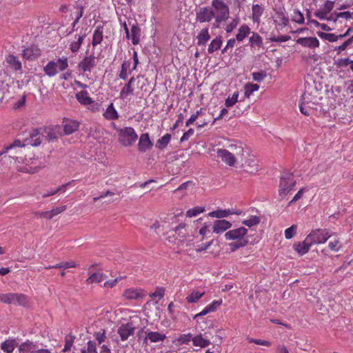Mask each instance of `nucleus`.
<instances>
[{"instance_id":"obj_1","label":"nucleus","mask_w":353,"mask_h":353,"mask_svg":"<svg viewBox=\"0 0 353 353\" xmlns=\"http://www.w3.org/2000/svg\"><path fill=\"white\" fill-rule=\"evenodd\" d=\"M247 233L248 230L244 227H240L225 232L224 236L227 241H235L228 244L231 252H235L248 244V240L245 238Z\"/></svg>"},{"instance_id":"obj_2","label":"nucleus","mask_w":353,"mask_h":353,"mask_svg":"<svg viewBox=\"0 0 353 353\" xmlns=\"http://www.w3.org/2000/svg\"><path fill=\"white\" fill-rule=\"evenodd\" d=\"M8 157L15 160L17 169L21 172L34 174L43 167L40 163H38V160L36 159H26L22 157H14L11 156H8Z\"/></svg>"},{"instance_id":"obj_3","label":"nucleus","mask_w":353,"mask_h":353,"mask_svg":"<svg viewBox=\"0 0 353 353\" xmlns=\"http://www.w3.org/2000/svg\"><path fill=\"white\" fill-rule=\"evenodd\" d=\"M111 126L118 133V141L124 147L132 145L137 140L138 135L132 127L119 128L114 123Z\"/></svg>"},{"instance_id":"obj_4","label":"nucleus","mask_w":353,"mask_h":353,"mask_svg":"<svg viewBox=\"0 0 353 353\" xmlns=\"http://www.w3.org/2000/svg\"><path fill=\"white\" fill-rule=\"evenodd\" d=\"M137 336L139 339L143 338V343L145 345H148L149 343H162L166 339V335L163 331H151L145 327L138 332Z\"/></svg>"},{"instance_id":"obj_5","label":"nucleus","mask_w":353,"mask_h":353,"mask_svg":"<svg viewBox=\"0 0 353 353\" xmlns=\"http://www.w3.org/2000/svg\"><path fill=\"white\" fill-rule=\"evenodd\" d=\"M296 184L294 176L289 172H284L281 174L279 186V194L281 199H284L287 194L293 190Z\"/></svg>"},{"instance_id":"obj_6","label":"nucleus","mask_w":353,"mask_h":353,"mask_svg":"<svg viewBox=\"0 0 353 353\" xmlns=\"http://www.w3.org/2000/svg\"><path fill=\"white\" fill-rule=\"evenodd\" d=\"M332 234L327 230L316 229L312 230L308 235L307 237L311 240L312 245L314 244H321L327 241L330 238Z\"/></svg>"},{"instance_id":"obj_7","label":"nucleus","mask_w":353,"mask_h":353,"mask_svg":"<svg viewBox=\"0 0 353 353\" xmlns=\"http://www.w3.org/2000/svg\"><path fill=\"white\" fill-rule=\"evenodd\" d=\"M214 10L211 7L200 8L196 13V18L200 23L210 22L214 17Z\"/></svg>"},{"instance_id":"obj_8","label":"nucleus","mask_w":353,"mask_h":353,"mask_svg":"<svg viewBox=\"0 0 353 353\" xmlns=\"http://www.w3.org/2000/svg\"><path fill=\"white\" fill-rule=\"evenodd\" d=\"M44 134L41 133L39 130H33L30 133L29 137L25 139L26 144L27 145L38 146L41 143Z\"/></svg>"},{"instance_id":"obj_9","label":"nucleus","mask_w":353,"mask_h":353,"mask_svg":"<svg viewBox=\"0 0 353 353\" xmlns=\"http://www.w3.org/2000/svg\"><path fill=\"white\" fill-rule=\"evenodd\" d=\"M214 22L213 23V28H219L222 22L226 21L230 17V10H214Z\"/></svg>"},{"instance_id":"obj_10","label":"nucleus","mask_w":353,"mask_h":353,"mask_svg":"<svg viewBox=\"0 0 353 353\" xmlns=\"http://www.w3.org/2000/svg\"><path fill=\"white\" fill-rule=\"evenodd\" d=\"M296 43L301 45L303 47L308 48L310 49L319 48L320 45L319 39L314 37L299 38L296 40Z\"/></svg>"},{"instance_id":"obj_11","label":"nucleus","mask_w":353,"mask_h":353,"mask_svg":"<svg viewBox=\"0 0 353 353\" xmlns=\"http://www.w3.org/2000/svg\"><path fill=\"white\" fill-rule=\"evenodd\" d=\"M217 157L229 166H234L236 162L229 150L218 149Z\"/></svg>"},{"instance_id":"obj_12","label":"nucleus","mask_w":353,"mask_h":353,"mask_svg":"<svg viewBox=\"0 0 353 353\" xmlns=\"http://www.w3.org/2000/svg\"><path fill=\"white\" fill-rule=\"evenodd\" d=\"M144 296L145 294L141 288H128L123 293V296L128 300H138Z\"/></svg>"},{"instance_id":"obj_13","label":"nucleus","mask_w":353,"mask_h":353,"mask_svg":"<svg viewBox=\"0 0 353 353\" xmlns=\"http://www.w3.org/2000/svg\"><path fill=\"white\" fill-rule=\"evenodd\" d=\"M228 150L234 157L236 161H243L245 152L241 144H231L228 146Z\"/></svg>"},{"instance_id":"obj_14","label":"nucleus","mask_w":353,"mask_h":353,"mask_svg":"<svg viewBox=\"0 0 353 353\" xmlns=\"http://www.w3.org/2000/svg\"><path fill=\"white\" fill-rule=\"evenodd\" d=\"M45 137L48 139L49 141H53L56 140L61 133V128L59 125H54L47 127L43 129V132Z\"/></svg>"},{"instance_id":"obj_15","label":"nucleus","mask_w":353,"mask_h":353,"mask_svg":"<svg viewBox=\"0 0 353 353\" xmlns=\"http://www.w3.org/2000/svg\"><path fill=\"white\" fill-rule=\"evenodd\" d=\"M134 327L130 323L121 325L118 329V334L122 341L127 340L130 336L134 334Z\"/></svg>"},{"instance_id":"obj_16","label":"nucleus","mask_w":353,"mask_h":353,"mask_svg":"<svg viewBox=\"0 0 353 353\" xmlns=\"http://www.w3.org/2000/svg\"><path fill=\"white\" fill-rule=\"evenodd\" d=\"M312 245L311 240L307 236L303 241L294 243L293 248L300 255H303L309 251Z\"/></svg>"},{"instance_id":"obj_17","label":"nucleus","mask_w":353,"mask_h":353,"mask_svg":"<svg viewBox=\"0 0 353 353\" xmlns=\"http://www.w3.org/2000/svg\"><path fill=\"white\" fill-rule=\"evenodd\" d=\"M153 145L151 141L149 134L148 133L142 134L140 136L139 141L138 143V149L141 152H145L148 150L150 149Z\"/></svg>"},{"instance_id":"obj_18","label":"nucleus","mask_w":353,"mask_h":353,"mask_svg":"<svg viewBox=\"0 0 353 353\" xmlns=\"http://www.w3.org/2000/svg\"><path fill=\"white\" fill-rule=\"evenodd\" d=\"M39 350L37 344L29 340L22 343L19 346V353H37Z\"/></svg>"},{"instance_id":"obj_19","label":"nucleus","mask_w":353,"mask_h":353,"mask_svg":"<svg viewBox=\"0 0 353 353\" xmlns=\"http://www.w3.org/2000/svg\"><path fill=\"white\" fill-rule=\"evenodd\" d=\"M66 210V205H62L59 207H56L51 210L45 211V212H37V215L40 217H43L47 219H51L54 216L62 213Z\"/></svg>"},{"instance_id":"obj_20","label":"nucleus","mask_w":353,"mask_h":353,"mask_svg":"<svg viewBox=\"0 0 353 353\" xmlns=\"http://www.w3.org/2000/svg\"><path fill=\"white\" fill-rule=\"evenodd\" d=\"M232 227V223L225 219L216 220L213 225V232L220 234Z\"/></svg>"},{"instance_id":"obj_21","label":"nucleus","mask_w":353,"mask_h":353,"mask_svg":"<svg viewBox=\"0 0 353 353\" xmlns=\"http://www.w3.org/2000/svg\"><path fill=\"white\" fill-rule=\"evenodd\" d=\"M41 50L37 46H31L23 50L22 56L26 59H34L41 55Z\"/></svg>"},{"instance_id":"obj_22","label":"nucleus","mask_w":353,"mask_h":353,"mask_svg":"<svg viewBox=\"0 0 353 353\" xmlns=\"http://www.w3.org/2000/svg\"><path fill=\"white\" fill-rule=\"evenodd\" d=\"M274 21L279 25L283 27L286 26L288 24L289 19L286 15L284 9L279 8L276 10L274 16Z\"/></svg>"},{"instance_id":"obj_23","label":"nucleus","mask_w":353,"mask_h":353,"mask_svg":"<svg viewBox=\"0 0 353 353\" xmlns=\"http://www.w3.org/2000/svg\"><path fill=\"white\" fill-rule=\"evenodd\" d=\"M103 116L108 121H114L119 119V114L111 103L103 113Z\"/></svg>"},{"instance_id":"obj_24","label":"nucleus","mask_w":353,"mask_h":353,"mask_svg":"<svg viewBox=\"0 0 353 353\" xmlns=\"http://www.w3.org/2000/svg\"><path fill=\"white\" fill-rule=\"evenodd\" d=\"M79 124L77 121L74 120H67L63 123L64 134L69 135L77 131L79 128Z\"/></svg>"},{"instance_id":"obj_25","label":"nucleus","mask_w":353,"mask_h":353,"mask_svg":"<svg viewBox=\"0 0 353 353\" xmlns=\"http://www.w3.org/2000/svg\"><path fill=\"white\" fill-rule=\"evenodd\" d=\"M98 265V263L90 264V269ZM105 277V275L99 270L93 272L90 270V283H99L102 281Z\"/></svg>"},{"instance_id":"obj_26","label":"nucleus","mask_w":353,"mask_h":353,"mask_svg":"<svg viewBox=\"0 0 353 353\" xmlns=\"http://www.w3.org/2000/svg\"><path fill=\"white\" fill-rule=\"evenodd\" d=\"M243 166L245 171L250 174H254L259 170L256 160L252 158L247 159L245 163H243Z\"/></svg>"},{"instance_id":"obj_27","label":"nucleus","mask_w":353,"mask_h":353,"mask_svg":"<svg viewBox=\"0 0 353 353\" xmlns=\"http://www.w3.org/2000/svg\"><path fill=\"white\" fill-rule=\"evenodd\" d=\"M192 343L196 347L204 348L210 344V341L209 339L204 338L201 334H199L192 338Z\"/></svg>"},{"instance_id":"obj_28","label":"nucleus","mask_w":353,"mask_h":353,"mask_svg":"<svg viewBox=\"0 0 353 353\" xmlns=\"http://www.w3.org/2000/svg\"><path fill=\"white\" fill-rule=\"evenodd\" d=\"M6 60L9 66L14 70L18 71L21 70V63L17 57L9 54Z\"/></svg>"},{"instance_id":"obj_29","label":"nucleus","mask_w":353,"mask_h":353,"mask_svg":"<svg viewBox=\"0 0 353 353\" xmlns=\"http://www.w3.org/2000/svg\"><path fill=\"white\" fill-rule=\"evenodd\" d=\"M16 346L14 339H9L3 341L1 345V349L6 353H12Z\"/></svg>"},{"instance_id":"obj_30","label":"nucleus","mask_w":353,"mask_h":353,"mask_svg":"<svg viewBox=\"0 0 353 353\" xmlns=\"http://www.w3.org/2000/svg\"><path fill=\"white\" fill-rule=\"evenodd\" d=\"M250 33V28L247 25L241 26L239 30L238 33L236 35V39L238 41H242L245 39Z\"/></svg>"},{"instance_id":"obj_31","label":"nucleus","mask_w":353,"mask_h":353,"mask_svg":"<svg viewBox=\"0 0 353 353\" xmlns=\"http://www.w3.org/2000/svg\"><path fill=\"white\" fill-rule=\"evenodd\" d=\"M28 303V298L23 294L14 293V305L20 306H26Z\"/></svg>"},{"instance_id":"obj_32","label":"nucleus","mask_w":353,"mask_h":353,"mask_svg":"<svg viewBox=\"0 0 353 353\" xmlns=\"http://www.w3.org/2000/svg\"><path fill=\"white\" fill-rule=\"evenodd\" d=\"M252 12L253 21L259 23L260 21V18L263 12V8L258 4H255L252 6Z\"/></svg>"},{"instance_id":"obj_33","label":"nucleus","mask_w":353,"mask_h":353,"mask_svg":"<svg viewBox=\"0 0 353 353\" xmlns=\"http://www.w3.org/2000/svg\"><path fill=\"white\" fill-rule=\"evenodd\" d=\"M222 45V39L221 37H217L214 39L210 43L208 52L210 54L214 53L215 51L219 50Z\"/></svg>"},{"instance_id":"obj_34","label":"nucleus","mask_w":353,"mask_h":353,"mask_svg":"<svg viewBox=\"0 0 353 353\" xmlns=\"http://www.w3.org/2000/svg\"><path fill=\"white\" fill-rule=\"evenodd\" d=\"M103 28L97 27L94 30L92 36V46L94 47L98 44H100L103 39Z\"/></svg>"},{"instance_id":"obj_35","label":"nucleus","mask_w":353,"mask_h":353,"mask_svg":"<svg viewBox=\"0 0 353 353\" xmlns=\"http://www.w3.org/2000/svg\"><path fill=\"white\" fill-rule=\"evenodd\" d=\"M43 70L45 73L49 77L55 76L58 72L55 61H52L48 62V64L44 67Z\"/></svg>"},{"instance_id":"obj_36","label":"nucleus","mask_w":353,"mask_h":353,"mask_svg":"<svg viewBox=\"0 0 353 353\" xmlns=\"http://www.w3.org/2000/svg\"><path fill=\"white\" fill-rule=\"evenodd\" d=\"M210 34L208 28L202 29L197 36L198 45H205V43L209 40Z\"/></svg>"},{"instance_id":"obj_37","label":"nucleus","mask_w":353,"mask_h":353,"mask_svg":"<svg viewBox=\"0 0 353 353\" xmlns=\"http://www.w3.org/2000/svg\"><path fill=\"white\" fill-rule=\"evenodd\" d=\"M232 212L230 210H219L216 211H212L208 214V216L210 217H216L219 219L224 218L228 216L230 214H232Z\"/></svg>"},{"instance_id":"obj_38","label":"nucleus","mask_w":353,"mask_h":353,"mask_svg":"<svg viewBox=\"0 0 353 353\" xmlns=\"http://www.w3.org/2000/svg\"><path fill=\"white\" fill-rule=\"evenodd\" d=\"M249 43L251 47H260L263 44L261 37L256 32H252V35L249 39Z\"/></svg>"},{"instance_id":"obj_39","label":"nucleus","mask_w":353,"mask_h":353,"mask_svg":"<svg viewBox=\"0 0 353 353\" xmlns=\"http://www.w3.org/2000/svg\"><path fill=\"white\" fill-rule=\"evenodd\" d=\"M318 36L321 37L322 39L327 40L330 42H335L340 39H342V37L339 35H336L333 33H326L323 32H319Z\"/></svg>"},{"instance_id":"obj_40","label":"nucleus","mask_w":353,"mask_h":353,"mask_svg":"<svg viewBox=\"0 0 353 353\" xmlns=\"http://www.w3.org/2000/svg\"><path fill=\"white\" fill-rule=\"evenodd\" d=\"M130 34H131V37H132V43L134 45L138 44L139 42L140 34H141L140 28L135 25L132 26V27L131 28V30H130Z\"/></svg>"},{"instance_id":"obj_41","label":"nucleus","mask_w":353,"mask_h":353,"mask_svg":"<svg viewBox=\"0 0 353 353\" xmlns=\"http://www.w3.org/2000/svg\"><path fill=\"white\" fill-rule=\"evenodd\" d=\"M171 139V135L170 134H165L161 138L158 139L156 143V147L159 149L165 148Z\"/></svg>"},{"instance_id":"obj_42","label":"nucleus","mask_w":353,"mask_h":353,"mask_svg":"<svg viewBox=\"0 0 353 353\" xmlns=\"http://www.w3.org/2000/svg\"><path fill=\"white\" fill-rule=\"evenodd\" d=\"M205 294V292L193 291L190 295L186 297L188 303L197 302Z\"/></svg>"},{"instance_id":"obj_43","label":"nucleus","mask_w":353,"mask_h":353,"mask_svg":"<svg viewBox=\"0 0 353 353\" xmlns=\"http://www.w3.org/2000/svg\"><path fill=\"white\" fill-rule=\"evenodd\" d=\"M129 74H130V63L124 61L121 65V69L119 77L121 79H126Z\"/></svg>"},{"instance_id":"obj_44","label":"nucleus","mask_w":353,"mask_h":353,"mask_svg":"<svg viewBox=\"0 0 353 353\" xmlns=\"http://www.w3.org/2000/svg\"><path fill=\"white\" fill-rule=\"evenodd\" d=\"M211 8L214 10H230L229 6L223 0H212Z\"/></svg>"},{"instance_id":"obj_45","label":"nucleus","mask_w":353,"mask_h":353,"mask_svg":"<svg viewBox=\"0 0 353 353\" xmlns=\"http://www.w3.org/2000/svg\"><path fill=\"white\" fill-rule=\"evenodd\" d=\"M134 88L130 84H125L120 92V98L125 99L129 95L133 94Z\"/></svg>"},{"instance_id":"obj_46","label":"nucleus","mask_w":353,"mask_h":353,"mask_svg":"<svg viewBox=\"0 0 353 353\" xmlns=\"http://www.w3.org/2000/svg\"><path fill=\"white\" fill-rule=\"evenodd\" d=\"M14 293H0V301L6 304H13Z\"/></svg>"},{"instance_id":"obj_47","label":"nucleus","mask_w":353,"mask_h":353,"mask_svg":"<svg viewBox=\"0 0 353 353\" xmlns=\"http://www.w3.org/2000/svg\"><path fill=\"white\" fill-rule=\"evenodd\" d=\"M85 37H86L85 33H84L81 35H79L77 41H74L71 43L70 49L72 52H77L79 49V48Z\"/></svg>"},{"instance_id":"obj_48","label":"nucleus","mask_w":353,"mask_h":353,"mask_svg":"<svg viewBox=\"0 0 353 353\" xmlns=\"http://www.w3.org/2000/svg\"><path fill=\"white\" fill-rule=\"evenodd\" d=\"M259 89V85L258 84L248 83L245 85V95L247 97H250L254 92L257 91Z\"/></svg>"},{"instance_id":"obj_49","label":"nucleus","mask_w":353,"mask_h":353,"mask_svg":"<svg viewBox=\"0 0 353 353\" xmlns=\"http://www.w3.org/2000/svg\"><path fill=\"white\" fill-rule=\"evenodd\" d=\"M260 223V218L257 216H251L248 219L243 221L242 223L249 228L256 225Z\"/></svg>"},{"instance_id":"obj_50","label":"nucleus","mask_w":353,"mask_h":353,"mask_svg":"<svg viewBox=\"0 0 353 353\" xmlns=\"http://www.w3.org/2000/svg\"><path fill=\"white\" fill-rule=\"evenodd\" d=\"M204 210H205V208L204 207L196 206V207H194V208H193L192 209L188 210L186 212V216H188V217L196 216L198 214H199L202 213L203 212H204Z\"/></svg>"},{"instance_id":"obj_51","label":"nucleus","mask_w":353,"mask_h":353,"mask_svg":"<svg viewBox=\"0 0 353 353\" xmlns=\"http://www.w3.org/2000/svg\"><path fill=\"white\" fill-rule=\"evenodd\" d=\"M292 18L293 21L299 24L304 23L305 19L303 14L299 10H294Z\"/></svg>"},{"instance_id":"obj_52","label":"nucleus","mask_w":353,"mask_h":353,"mask_svg":"<svg viewBox=\"0 0 353 353\" xmlns=\"http://www.w3.org/2000/svg\"><path fill=\"white\" fill-rule=\"evenodd\" d=\"M88 70V60L85 57L83 60L78 65V72L79 75H84L85 72Z\"/></svg>"},{"instance_id":"obj_53","label":"nucleus","mask_w":353,"mask_h":353,"mask_svg":"<svg viewBox=\"0 0 353 353\" xmlns=\"http://www.w3.org/2000/svg\"><path fill=\"white\" fill-rule=\"evenodd\" d=\"M77 99L83 105H88V95L86 91H81L77 94Z\"/></svg>"},{"instance_id":"obj_54","label":"nucleus","mask_w":353,"mask_h":353,"mask_svg":"<svg viewBox=\"0 0 353 353\" xmlns=\"http://www.w3.org/2000/svg\"><path fill=\"white\" fill-rule=\"evenodd\" d=\"M192 338L190 333L181 334L177 339V342L181 345L188 344L191 341H192Z\"/></svg>"},{"instance_id":"obj_55","label":"nucleus","mask_w":353,"mask_h":353,"mask_svg":"<svg viewBox=\"0 0 353 353\" xmlns=\"http://www.w3.org/2000/svg\"><path fill=\"white\" fill-rule=\"evenodd\" d=\"M74 343V336L71 334H68L65 337V345L63 349V352H67L70 350Z\"/></svg>"},{"instance_id":"obj_56","label":"nucleus","mask_w":353,"mask_h":353,"mask_svg":"<svg viewBox=\"0 0 353 353\" xmlns=\"http://www.w3.org/2000/svg\"><path fill=\"white\" fill-rule=\"evenodd\" d=\"M239 21L240 19L238 17L234 18L232 21L227 25L225 28V32L227 33L232 32L236 28L239 23Z\"/></svg>"},{"instance_id":"obj_57","label":"nucleus","mask_w":353,"mask_h":353,"mask_svg":"<svg viewBox=\"0 0 353 353\" xmlns=\"http://www.w3.org/2000/svg\"><path fill=\"white\" fill-rule=\"evenodd\" d=\"M55 64L57 65V71H63L65 70L68 65L67 58L62 57L59 59L57 61H55Z\"/></svg>"},{"instance_id":"obj_58","label":"nucleus","mask_w":353,"mask_h":353,"mask_svg":"<svg viewBox=\"0 0 353 353\" xmlns=\"http://www.w3.org/2000/svg\"><path fill=\"white\" fill-rule=\"evenodd\" d=\"M239 92H235L233 93L231 97H228L225 100V105L226 107H232L238 101Z\"/></svg>"},{"instance_id":"obj_59","label":"nucleus","mask_w":353,"mask_h":353,"mask_svg":"<svg viewBox=\"0 0 353 353\" xmlns=\"http://www.w3.org/2000/svg\"><path fill=\"white\" fill-rule=\"evenodd\" d=\"M247 340L250 343H255L256 345L268 346V347L271 345V342H270L269 341H266V340L256 339H253L251 337H248Z\"/></svg>"},{"instance_id":"obj_60","label":"nucleus","mask_w":353,"mask_h":353,"mask_svg":"<svg viewBox=\"0 0 353 353\" xmlns=\"http://www.w3.org/2000/svg\"><path fill=\"white\" fill-rule=\"evenodd\" d=\"M296 229L297 226L296 225H292L290 228H287L284 232L285 239H292L295 235Z\"/></svg>"},{"instance_id":"obj_61","label":"nucleus","mask_w":353,"mask_h":353,"mask_svg":"<svg viewBox=\"0 0 353 353\" xmlns=\"http://www.w3.org/2000/svg\"><path fill=\"white\" fill-rule=\"evenodd\" d=\"M299 109L302 114L308 116L311 114L310 105L308 102H303L299 105Z\"/></svg>"},{"instance_id":"obj_62","label":"nucleus","mask_w":353,"mask_h":353,"mask_svg":"<svg viewBox=\"0 0 353 353\" xmlns=\"http://www.w3.org/2000/svg\"><path fill=\"white\" fill-rule=\"evenodd\" d=\"M123 279L122 276H119V277H117L116 279H112V280H109V281H105L103 285V287L105 288H114V286H116V285L117 284V283L121 281V279Z\"/></svg>"},{"instance_id":"obj_63","label":"nucleus","mask_w":353,"mask_h":353,"mask_svg":"<svg viewBox=\"0 0 353 353\" xmlns=\"http://www.w3.org/2000/svg\"><path fill=\"white\" fill-rule=\"evenodd\" d=\"M334 8V2L331 1H326L325 3L321 7V10L324 13L329 14Z\"/></svg>"},{"instance_id":"obj_64","label":"nucleus","mask_w":353,"mask_h":353,"mask_svg":"<svg viewBox=\"0 0 353 353\" xmlns=\"http://www.w3.org/2000/svg\"><path fill=\"white\" fill-rule=\"evenodd\" d=\"M252 79L255 81H262L267 76V74L265 71H261L257 72H252Z\"/></svg>"}]
</instances>
